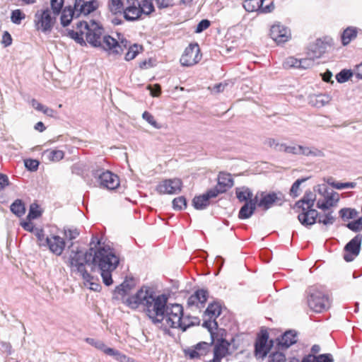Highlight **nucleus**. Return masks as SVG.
Returning <instances> with one entry per match:
<instances>
[{
	"instance_id": "obj_1",
	"label": "nucleus",
	"mask_w": 362,
	"mask_h": 362,
	"mask_svg": "<svg viewBox=\"0 0 362 362\" xmlns=\"http://www.w3.org/2000/svg\"><path fill=\"white\" fill-rule=\"evenodd\" d=\"M124 303L132 309L143 305L144 310L152 322L158 325L164 320L168 298L163 294L156 295L151 288L142 287L136 294L129 296Z\"/></svg>"
},
{
	"instance_id": "obj_2",
	"label": "nucleus",
	"mask_w": 362,
	"mask_h": 362,
	"mask_svg": "<svg viewBox=\"0 0 362 362\" xmlns=\"http://www.w3.org/2000/svg\"><path fill=\"white\" fill-rule=\"evenodd\" d=\"M90 245L93 252V272L98 268L100 271L104 284L112 285V272L119 265V256L116 255L114 248L102 243L97 236L92 237Z\"/></svg>"
},
{
	"instance_id": "obj_3",
	"label": "nucleus",
	"mask_w": 362,
	"mask_h": 362,
	"mask_svg": "<svg viewBox=\"0 0 362 362\" xmlns=\"http://www.w3.org/2000/svg\"><path fill=\"white\" fill-rule=\"evenodd\" d=\"M76 29L69 30L68 36L74 39L77 43L83 46L86 42L94 47H101L105 50L104 38V29L102 25L92 20L90 23L86 21H78L76 24Z\"/></svg>"
},
{
	"instance_id": "obj_4",
	"label": "nucleus",
	"mask_w": 362,
	"mask_h": 362,
	"mask_svg": "<svg viewBox=\"0 0 362 362\" xmlns=\"http://www.w3.org/2000/svg\"><path fill=\"white\" fill-rule=\"evenodd\" d=\"M164 320L169 327L180 329L182 332L200 323V320L197 317L185 316L183 307L177 303L167 305Z\"/></svg>"
},
{
	"instance_id": "obj_5",
	"label": "nucleus",
	"mask_w": 362,
	"mask_h": 362,
	"mask_svg": "<svg viewBox=\"0 0 362 362\" xmlns=\"http://www.w3.org/2000/svg\"><path fill=\"white\" fill-rule=\"evenodd\" d=\"M92 257L91 245L86 251H83L78 247L76 250H71L69 257V266L71 272L78 274L83 279H90V274L86 269V266L90 267L91 272H93Z\"/></svg>"
},
{
	"instance_id": "obj_6",
	"label": "nucleus",
	"mask_w": 362,
	"mask_h": 362,
	"mask_svg": "<svg viewBox=\"0 0 362 362\" xmlns=\"http://www.w3.org/2000/svg\"><path fill=\"white\" fill-rule=\"evenodd\" d=\"M316 195L311 191H306L303 198L296 202L294 209L302 210L298 216L300 223L304 226H310L316 223L318 211L313 209Z\"/></svg>"
},
{
	"instance_id": "obj_7",
	"label": "nucleus",
	"mask_w": 362,
	"mask_h": 362,
	"mask_svg": "<svg viewBox=\"0 0 362 362\" xmlns=\"http://www.w3.org/2000/svg\"><path fill=\"white\" fill-rule=\"evenodd\" d=\"M308 294V304L313 311L321 313L329 307L328 296L316 287L309 288Z\"/></svg>"
},
{
	"instance_id": "obj_8",
	"label": "nucleus",
	"mask_w": 362,
	"mask_h": 362,
	"mask_svg": "<svg viewBox=\"0 0 362 362\" xmlns=\"http://www.w3.org/2000/svg\"><path fill=\"white\" fill-rule=\"evenodd\" d=\"M117 39L108 35L104 38L105 51H107L110 54L121 55L125 49L132 45L122 34L117 33Z\"/></svg>"
},
{
	"instance_id": "obj_9",
	"label": "nucleus",
	"mask_w": 362,
	"mask_h": 362,
	"mask_svg": "<svg viewBox=\"0 0 362 362\" xmlns=\"http://www.w3.org/2000/svg\"><path fill=\"white\" fill-rule=\"evenodd\" d=\"M34 22L37 30L45 33H49L54 26L55 16H52V11L49 8L38 10L35 14Z\"/></svg>"
},
{
	"instance_id": "obj_10",
	"label": "nucleus",
	"mask_w": 362,
	"mask_h": 362,
	"mask_svg": "<svg viewBox=\"0 0 362 362\" xmlns=\"http://www.w3.org/2000/svg\"><path fill=\"white\" fill-rule=\"evenodd\" d=\"M92 175L97 178L101 187L108 189H115L119 185V177L109 170H93Z\"/></svg>"
},
{
	"instance_id": "obj_11",
	"label": "nucleus",
	"mask_w": 362,
	"mask_h": 362,
	"mask_svg": "<svg viewBox=\"0 0 362 362\" xmlns=\"http://www.w3.org/2000/svg\"><path fill=\"white\" fill-rule=\"evenodd\" d=\"M260 195L261 198L258 199L257 204L264 210H268L274 205L281 206L285 202L284 195L280 192L270 193L262 192Z\"/></svg>"
},
{
	"instance_id": "obj_12",
	"label": "nucleus",
	"mask_w": 362,
	"mask_h": 362,
	"mask_svg": "<svg viewBox=\"0 0 362 362\" xmlns=\"http://www.w3.org/2000/svg\"><path fill=\"white\" fill-rule=\"evenodd\" d=\"M286 153L293 156H303L306 157H323L324 153L322 150L315 146H308L303 145H293L286 146Z\"/></svg>"
},
{
	"instance_id": "obj_13",
	"label": "nucleus",
	"mask_w": 362,
	"mask_h": 362,
	"mask_svg": "<svg viewBox=\"0 0 362 362\" xmlns=\"http://www.w3.org/2000/svg\"><path fill=\"white\" fill-rule=\"evenodd\" d=\"M202 59L200 48L197 43H191L185 48L180 58V63L184 66H191L197 64Z\"/></svg>"
},
{
	"instance_id": "obj_14",
	"label": "nucleus",
	"mask_w": 362,
	"mask_h": 362,
	"mask_svg": "<svg viewBox=\"0 0 362 362\" xmlns=\"http://www.w3.org/2000/svg\"><path fill=\"white\" fill-rule=\"evenodd\" d=\"M214 339H211L210 343L201 341L194 346L187 347L184 349L185 356L190 359H198L202 356L206 355L211 350V346L214 344Z\"/></svg>"
},
{
	"instance_id": "obj_15",
	"label": "nucleus",
	"mask_w": 362,
	"mask_h": 362,
	"mask_svg": "<svg viewBox=\"0 0 362 362\" xmlns=\"http://www.w3.org/2000/svg\"><path fill=\"white\" fill-rule=\"evenodd\" d=\"M331 45V38L317 39L313 44L310 45L307 54L315 59H318L327 52V48Z\"/></svg>"
},
{
	"instance_id": "obj_16",
	"label": "nucleus",
	"mask_w": 362,
	"mask_h": 362,
	"mask_svg": "<svg viewBox=\"0 0 362 362\" xmlns=\"http://www.w3.org/2000/svg\"><path fill=\"white\" fill-rule=\"evenodd\" d=\"M362 236L361 235H356L352 238L344 247V259L347 262L353 261L357 257L361 250Z\"/></svg>"
},
{
	"instance_id": "obj_17",
	"label": "nucleus",
	"mask_w": 362,
	"mask_h": 362,
	"mask_svg": "<svg viewBox=\"0 0 362 362\" xmlns=\"http://www.w3.org/2000/svg\"><path fill=\"white\" fill-rule=\"evenodd\" d=\"M182 181L178 178L165 180L156 186L159 194H177L181 191Z\"/></svg>"
},
{
	"instance_id": "obj_18",
	"label": "nucleus",
	"mask_w": 362,
	"mask_h": 362,
	"mask_svg": "<svg viewBox=\"0 0 362 362\" xmlns=\"http://www.w3.org/2000/svg\"><path fill=\"white\" fill-rule=\"evenodd\" d=\"M45 245L49 251L57 256H60L66 247V243L63 238L57 235H51L46 237L45 240Z\"/></svg>"
},
{
	"instance_id": "obj_19",
	"label": "nucleus",
	"mask_w": 362,
	"mask_h": 362,
	"mask_svg": "<svg viewBox=\"0 0 362 362\" xmlns=\"http://www.w3.org/2000/svg\"><path fill=\"white\" fill-rule=\"evenodd\" d=\"M74 7L76 17L87 16L99 7V2L97 0H75Z\"/></svg>"
},
{
	"instance_id": "obj_20",
	"label": "nucleus",
	"mask_w": 362,
	"mask_h": 362,
	"mask_svg": "<svg viewBox=\"0 0 362 362\" xmlns=\"http://www.w3.org/2000/svg\"><path fill=\"white\" fill-rule=\"evenodd\" d=\"M270 36L276 43H284L291 37V32L284 25L275 24L270 29Z\"/></svg>"
},
{
	"instance_id": "obj_21",
	"label": "nucleus",
	"mask_w": 362,
	"mask_h": 362,
	"mask_svg": "<svg viewBox=\"0 0 362 362\" xmlns=\"http://www.w3.org/2000/svg\"><path fill=\"white\" fill-rule=\"evenodd\" d=\"M229 346L230 343L226 339H218L214 344L213 358L206 362H221L223 358L229 354Z\"/></svg>"
},
{
	"instance_id": "obj_22",
	"label": "nucleus",
	"mask_w": 362,
	"mask_h": 362,
	"mask_svg": "<svg viewBox=\"0 0 362 362\" xmlns=\"http://www.w3.org/2000/svg\"><path fill=\"white\" fill-rule=\"evenodd\" d=\"M129 6L123 11V16L128 21H134L141 16L140 3L137 0H127Z\"/></svg>"
},
{
	"instance_id": "obj_23",
	"label": "nucleus",
	"mask_w": 362,
	"mask_h": 362,
	"mask_svg": "<svg viewBox=\"0 0 362 362\" xmlns=\"http://www.w3.org/2000/svg\"><path fill=\"white\" fill-rule=\"evenodd\" d=\"M209 297V295L207 290L203 288L198 289L188 298L187 305L189 307L196 306L197 308H204Z\"/></svg>"
},
{
	"instance_id": "obj_24",
	"label": "nucleus",
	"mask_w": 362,
	"mask_h": 362,
	"mask_svg": "<svg viewBox=\"0 0 362 362\" xmlns=\"http://www.w3.org/2000/svg\"><path fill=\"white\" fill-rule=\"evenodd\" d=\"M216 197L217 191L210 189L206 193L194 197L192 199V205L197 210H203L209 205V199Z\"/></svg>"
},
{
	"instance_id": "obj_25",
	"label": "nucleus",
	"mask_w": 362,
	"mask_h": 362,
	"mask_svg": "<svg viewBox=\"0 0 362 362\" xmlns=\"http://www.w3.org/2000/svg\"><path fill=\"white\" fill-rule=\"evenodd\" d=\"M233 185V180L230 173L221 172L218 176V183L212 190L217 191V196L219 194L226 192Z\"/></svg>"
},
{
	"instance_id": "obj_26",
	"label": "nucleus",
	"mask_w": 362,
	"mask_h": 362,
	"mask_svg": "<svg viewBox=\"0 0 362 362\" xmlns=\"http://www.w3.org/2000/svg\"><path fill=\"white\" fill-rule=\"evenodd\" d=\"M269 334L267 332H262L255 344V354L262 358L265 357L269 351L270 347L267 346Z\"/></svg>"
},
{
	"instance_id": "obj_27",
	"label": "nucleus",
	"mask_w": 362,
	"mask_h": 362,
	"mask_svg": "<svg viewBox=\"0 0 362 362\" xmlns=\"http://www.w3.org/2000/svg\"><path fill=\"white\" fill-rule=\"evenodd\" d=\"M279 350L286 349L297 342V332L294 330L285 332L280 338L277 339Z\"/></svg>"
},
{
	"instance_id": "obj_28",
	"label": "nucleus",
	"mask_w": 362,
	"mask_h": 362,
	"mask_svg": "<svg viewBox=\"0 0 362 362\" xmlns=\"http://www.w3.org/2000/svg\"><path fill=\"white\" fill-rule=\"evenodd\" d=\"M258 195L257 194L253 200L245 202L240 208L238 214V217L240 219L249 218L255 212L256 206H257Z\"/></svg>"
},
{
	"instance_id": "obj_29",
	"label": "nucleus",
	"mask_w": 362,
	"mask_h": 362,
	"mask_svg": "<svg viewBox=\"0 0 362 362\" xmlns=\"http://www.w3.org/2000/svg\"><path fill=\"white\" fill-rule=\"evenodd\" d=\"M339 201V194L332 191L327 193L322 199H318L317 202V207L324 211L329 209L333 206Z\"/></svg>"
},
{
	"instance_id": "obj_30",
	"label": "nucleus",
	"mask_w": 362,
	"mask_h": 362,
	"mask_svg": "<svg viewBox=\"0 0 362 362\" xmlns=\"http://www.w3.org/2000/svg\"><path fill=\"white\" fill-rule=\"evenodd\" d=\"M360 31H361V30L356 27H347L343 30L341 35V44L344 46L348 45L352 40L356 38L358 33Z\"/></svg>"
},
{
	"instance_id": "obj_31",
	"label": "nucleus",
	"mask_w": 362,
	"mask_h": 362,
	"mask_svg": "<svg viewBox=\"0 0 362 362\" xmlns=\"http://www.w3.org/2000/svg\"><path fill=\"white\" fill-rule=\"evenodd\" d=\"M134 286V279L132 277L126 278L121 284L115 288L114 293L115 295L118 294L121 296H124L127 295Z\"/></svg>"
},
{
	"instance_id": "obj_32",
	"label": "nucleus",
	"mask_w": 362,
	"mask_h": 362,
	"mask_svg": "<svg viewBox=\"0 0 362 362\" xmlns=\"http://www.w3.org/2000/svg\"><path fill=\"white\" fill-rule=\"evenodd\" d=\"M301 362H334V358L331 354H322L318 356L308 354L303 358Z\"/></svg>"
},
{
	"instance_id": "obj_33",
	"label": "nucleus",
	"mask_w": 362,
	"mask_h": 362,
	"mask_svg": "<svg viewBox=\"0 0 362 362\" xmlns=\"http://www.w3.org/2000/svg\"><path fill=\"white\" fill-rule=\"evenodd\" d=\"M236 197L240 202H247L253 200V194L250 188L247 187H237L235 189Z\"/></svg>"
},
{
	"instance_id": "obj_34",
	"label": "nucleus",
	"mask_w": 362,
	"mask_h": 362,
	"mask_svg": "<svg viewBox=\"0 0 362 362\" xmlns=\"http://www.w3.org/2000/svg\"><path fill=\"white\" fill-rule=\"evenodd\" d=\"M74 18H77L76 14L75 13L74 7L69 6L66 7L61 16V24L63 27H66L69 25Z\"/></svg>"
},
{
	"instance_id": "obj_35",
	"label": "nucleus",
	"mask_w": 362,
	"mask_h": 362,
	"mask_svg": "<svg viewBox=\"0 0 362 362\" xmlns=\"http://www.w3.org/2000/svg\"><path fill=\"white\" fill-rule=\"evenodd\" d=\"M221 313V304L217 301H214L209 304L208 307L205 310V315L209 317L210 319H216Z\"/></svg>"
},
{
	"instance_id": "obj_36",
	"label": "nucleus",
	"mask_w": 362,
	"mask_h": 362,
	"mask_svg": "<svg viewBox=\"0 0 362 362\" xmlns=\"http://www.w3.org/2000/svg\"><path fill=\"white\" fill-rule=\"evenodd\" d=\"M10 209L13 214L18 217L22 216L25 212V205L21 199L15 200L11 204Z\"/></svg>"
},
{
	"instance_id": "obj_37",
	"label": "nucleus",
	"mask_w": 362,
	"mask_h": 362,
	"mask_svg": "<svg viewBox=\"0 0 362 362\" xmlns=\"http://www.w3.org/2000/svg\"><path fill=\"white\" fill-rule=\"evenodd\" d=\"M108 8L112 14L123 13L124 10L123 8V2L122 0H110L108 3Z\"/></svg>"
},
{
	"instance_id": "obj_38",
	"label": "nucleus",
	"mask_w": 362,
	"mask_h": 362,
	"mask_svg": "<svg viewBox=\"0 0 362 362\" xmlns=\"http://www.w3.org/2000/svg\"><path fill=\"white\" fill-rule=\"evenodd\" d=\"M127 49L128 51L125 54L124 59L126 61H130L134 59L138 55L139 52L143 49V47L141 45L134 44L129 46Z\"/></svg>"
},
{
	"instance_id": "obj_39",
	"label": "nucleus",
	"mask_w": 362,
	"mask_h": 362,
	"mask_svg": "<svg viewBox=\"0 0 362 362\" xmlns=\"http://www.w3.org/2000/svg\"><path fill=\"white\" fill-rule=\"evenodd\" d=\"M260 0H245L243 6L247 12L259 13Z\"/></svg>"
},
{
	"instance_id": "obj_40",
	"label": "nucleus",
	"mask_w": 362,
	"mask_h": 362,
	"mask_svg": "<svg viewBox=\"0 0 362 362\" xmlns=\"http://www.w3.org/2000/svg\"><path fill=\"white\" fill-rule=\"evenodd\" d=\"M105 354L113 356L117 361L119 362H129V358L127 357L125 354L112 348L106 349Z\"/></svg>"
},
{
	"instance_id": "obj_41",
	"label": "nucleus",
	"mask_w": 362,
	"mask_h": 362,
	"mask_svg": "<svg viewBox=\"0 0 362 362\" xmlns=\"http://www.w3.org/2000/svg\"><path fill=\"white\" fill-rule=\"evenodd\" d=\"M334 221L335 217L332 215V212H329L325 214H320L318 213L316 220V222L323 223L325 226L332 225Z\"/></svg>"
},
{
	"instance_id": "obj_42",
	"label": "nucleus",
	"mask_w": 362,
	"mask_h": 362,
	"mask_svg": "<svg viewBox=\"0 0 362 362\" xmlns=\"http://www.w3.org/2000/svg\"><path fill=\"white\" fill-rule=\"evenodd\" d=\"M85 341L90 345L94 346L95 348L103 351L105 354L106 349H110L109 347H107L106 345L103 343V341L95 339L93 338H86Z\"/></svg>"
},
{
	"instance_id": "obj_43",
	"label": "nucleus",
	"mask_w": 362,
	"mask_h": 362,
	"mask_svg": "<svg viewBox=\"0 0 362 362\" xmlns=\"http://www.w3.org/2000/svg\"><path fill=\"white\" fill-rule=\"evenodd\" d=\"M202 326L209 330L211 337V339H214V332H213V330L214 329H216L218 328V323L216 321V319H210L209 317L208 320H205L204 321Z\"/></svg>"
},
{
	"instance_id": "obj_44",
	"label": "nucleus",
	"mask_w": 362,
	"mask_h": 362,
	"mask_svg": "<svg viewBox=\"0 0 362 362\" xmlns=\"http://www.w3.org/2000/svg\"><path fill=\"white\" fill-rule=\"evenodd\" d=\"M339 214L343 220H349L356 217L357 211L353 209L343 208L339 210Z\"/></svg>"
},
{
	"instance_id": "obj_45",
	"label": "nucleus",
	"mask_w": 362,
	"mask_h": 362,
	"mask_svg": "<svg viewBox=\"0 0 362 362\" xmlns=\"http://www.w3.org/2000/svg\"><path fill=\"white\" fill-rule=\"evenodd\" d=\"M153 0H142L140 4V9L141 13L148 15L154 11V6L152 2Z\"/></svg>"
},
{
	"instance_id": "obj_46",
	"label": "nucleus",
	"mask_w": 362,
	"mask_h": 362,
	"mask_svg": "<svg viewBox=\"0 0 362 362\" xmlns=\"http://www.w3.org/2000/svg\"><path fill=\"white\" fill-rule=\"evenodd\" d=\"M83 281L84 284L86 286H88L90 290L98 291L101 288V285L99 284L98 279H95L94 276H93L91 274L90 279H83Z\"/></svg>"
},
{
	"instance_id": "obj_47",
	"label": "nucleus",
	"mask_w": 362,
	"mask_h": 362,
	"mask_svg": "<svg viewBox=\"0 0 362 362\" xmlns=\"http://www.w3.org/2000/svg\"><path fill=\"white\" fill-rule=\"evenodd\" d=\"M308 178H301L296 180L292 185L290 189V194L293 197H297L300 194V185L306 181Z\"/></svg>"
},
{
	"instance_id": "obj_48",
	"label": "nucleus",
	"mask_w": 362,
	"mask_h": 362,
	"mask_svg": "<svg viewBox=\"0 0 362 362\" xmlns=\"http://www.w3.org/2000/svg\"><path fill=\"white\" fill-rule=\"evenodd\" d=\"M259 13H267L272 12L274 6L271 0H260Z\"/></svg>"
},
{
	"instance_id": "obj_49",
	"label": "nucleus",
	"mask_w": 362,
	"mask_h": 362,
	"mask_svg": "<svg viewBox=\"0 0 362 362\" xmlns=\"http://www.w3.org/2000/svg\"><path fill=\"white\" fill-rule=\"evenodd\" d=\"M332 97L327 94H320L315 96V105L322 107L329 103Z\"/></svg>"
},
{
	"instance_id": "obj_50",
	"label": "nucleus",
	"mask_w": 362,
	"mask_h": 362,
	"mask_svg": "<svg viewBox=\"0 0 362 362\" xmlns=\"http://www.w3.org/2000/svg\"><path fill=\"white\" fill-rule=\"evenodd\" d=\"M353 73L349 69H343L336 76V79L339 83L346 82L351 76Z\"/></svg>"
},
{
	"instance_id": "obj_51",
	"label": "nucleus",
	"mask_w": 362,
	"mask_h": 362,
	"mask_svg": "<svg viewBox=\"0 0 362 362\" xmlns=\"http://www.w3.org/2000/svg\"><path fill=\"white\" fill-rule=\"evenodd\" d=\"M187 206V200L185 197L181 196L175 198L173 200V207L175 210H182Z\"/></svg>"
},
{
	"instance_id": "obj_52",
	"label": "nucleus",
	"mask_w": 362,
	"mask_h": 362,
	"mask_svg": "<svg viewBox=\"0 0 362 362\" xmlns=\"http://www.w3.org/2000/svg\"><path fill=\"white\" fill-rule=\"evenodd\" d=\"M315 59L308 55L306 58L299 59L298 69H307L314 66Z\"/></svg>"
},
{
	"instance_id": "obj_53",
	"label": "nucleus",
	"mask_w": 362,
	"mask_h": 362,
	"mask_svg": "<svg viewBox=\"0 0 362 362\" xmlns=\"http://www.w3.org/2000/svg\"><path fill=\"white\" fill-rule=\"evenodd\" d=\"M298 63L299 59L293 57H287L283 62V67L286 69L291 68L298 69Z\"/></svg>"
},
{
	"instance_id": "obj_54",
	"label": "nucleus",
	"mask_w": 362,
	"mask_h": 362,
	"mask_svg": "<svg viewBox=\"0 0 362 362\" xmlns=\"http://www.w3.org/2000/svg\"><path fill=\"white\" fill-rule=\"evenodd\" d=\"M332 187L337 189H343L348 188H355L356 186V183L354 182H332L329 183Z\"/></svg>"
},
{
	"instance_id": "obj_55",
	"label": "nucleus",
	"mask_w": 362,
	"mask_h": 362,
	"mask_svg": "<svg viewBox=\"0 0 362 362\" xmlns=\"http://www.w3.org/2000/svg\"><path fill=\"white\" fill-rule=\"evenodd\" d=\"M25 17V14L20 9H16L11 13V20L13 23L19 25Z\"/></svg>"
},
{
	"instance_id": "obj_56",
	"label": "nucleus",
	"mask_w": 362,
	"mask_h": 362,
	"mask_svg": "<svg viewBox=\"0 0 362 362\" xmlns=\"http://www.w3.org/2000/svg\"><path fill=\"white\" fill-rule=\"evenodd\" d=\"M285 361H286V356L283 353H281L280 351L272 353L269 356L268 362H285Z\"/></svg>"
},
{
	"instance_id": "obj_57",
	"label": "nucleus",
	"mask_w": 362,
	"mask_h": 362,
	"mask_svg": "<svg viewBox=\"0 0 362 362\" xmlns=\"http://www.w3.org/2000/svg\"><path fill=\"white\" fill-rule=\"evenodd\" d=\"M41 216V211L39 209V206L36 204L30 205L28 217L30 219H35Z\"/></svg>"
},
{
	"instance_id": "obj_58",
	"label": "nucleus",
	"mask_w": 362,
	"mask_h": 362,
	"mask_svg": "<svg viewBox=\"0 0 362 362\" xmlns=\"http://www.w3.org/2000/svg\"><path fill=\"white\" fill-rule=\"evenodd\" d=\"M142 117L144 119H145L148 123H149L151 126H153L156 129H160L161 127L160 124H159L156 121V119H154V117L148 112L145 111L142 114Z\"/></svg>"
},
{
	"instance_id": "obj_59",
	"label": "nucleus",
	"mask_w": 362,
	"mask_h": 362,
	"mask_svg": "<svg viewBox=\"0 0 362 362\" xmlns=\"http://www.w3.org/2000/svg\"><path fill=\"white\" fill-rule=\"evenodd\" d=\"M51 8L54 16L58 15L62 8L64 0H51Z\"/></svg>"
},
{
	"instance_id": "obj_60",
	"label": "nucleus",
	"mask_w": 362,
	"mask_h": 362,
	"mask_svg": "<svg viewBox=\"0 0 362 362\" xmlns=\"http://www.w3.org/2000/svg\"><path fill=\"white\" fill-rule=\"evenodd\" d=\"M25 167L30 171H36L39 166V161L35 159H25L24 160Z\"/></svg>"
},
{
	"instance_id": "obj_61",
	"label": "nucleus",
	"mask_w": 362,
	"mask_h": 362,
	"mask_svg": "<svg viewBox=\"0 0 362 362\" xmlns=\"http://www.w3.org/2000/svg\"><path fill=\"white\" fill-rule=\"evenodd\" d=\"M347 228L354 232H358L362 230V218H359L357 220L349 222L346 225Z\"/></svg>"
},
{
	"instance_id": "obj_62",
	"label": "nucleus",
	"mask_w": 362,
	"mask_h": 362,
	"mask_svg": "<svg viewBox=\"0 0 362 362\" xmlns=\"http://www.w3.org/2000/svg\"><path fill=\"white\" fill-rule=\"evenodd\" d=\"M64 235L67 240H73L79 235V232L76 228H64Z\"/></svg>"
},
{
	"instance_id": "obj_63",
	"label": "nucleus",
	"mask_w": 362,
	"mask_h": 362,
	"mask_svg": "<svg viewBox=\"0 0 362 362\" xmlns=\"http://www.w3.org/2000/svg\"><path fill=\"white\" fill-rule=\"evenodd\" d=\"M64 156V151L61 150H52L49 152V158L52 161H59Z\"/></svg>"
},
{
	"instance_id": "obj_64",
	"label": "nucleus",
	"mask_w": 362,
	"mask_h": 362,
	"mask_svg": "<svg viewBox=\"0 0 362 362\" xmlns=\"http://www.w3.org/2000/svg\"><path fill=\"white\" fill-rule=\"evenodd\" d=\"M211 25L210 21L208 19H203L197 25L195 33H201L204 30H206Z\"/></svg>"
}]
</instances>
